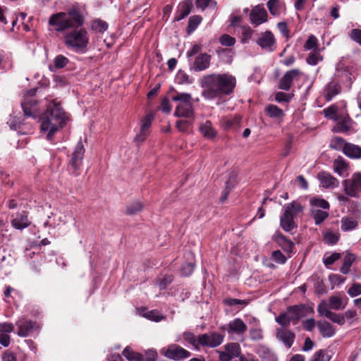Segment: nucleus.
I'll return each mask as SVG.
<instances>
[{"instance_id":"obj_1","label":"nucleus","mask_w":361,"mask_h":361,"mask_svg":"<svg viewBox=\"0 0 361 361\" xmlns=\"http://www.w3.org/2000/svg\"><path fill=\"white\" fill-rule=\"evenodd\" d=\"M84 18L78 8L73 7L67 12H59L49 17V25L54 27L57 32H63L68 29H74L64 36L66 46L77 52H85L89 44L87 32L81 27Z\"/></svg>"},{"instance_id":"obj_2","label":"nucleus","mask_w":361,"mask_h":361,"mask_svg":"<svg viewBox=\"0 0 361 361\" xmlns=\"http://www.w3.org/2000/svg\"><path fill=\"white\" fill-rule=\"evenodd\" d=\"M199 84L202 90V97L207 100H213L231 94L235 87L236 80L228 73H212L202 76Z\"/></svg>"},{"instance_id":"obj_3","label":"nucleus","mask_w":361,"mask_h":361,"mask_svg":"<svg viewBox=\"0 0 361 361\" xmlns=\"http://www.w3.org/2000/svg\"><path fill=\"white\" fill-rule=\"evenodd\" d=\"M66 119V113L60 103L52 101L47 105L46 111L40 117V128L42 131L47 133L48 140H53L54 134L63 128Z\"/></svg>"},{"instance_id":"obj_4","label":"nucleus","mask_w":361,"mask_h":361,"mask_svg":"<svg viewBox=\"0 0 361 361\" xmlns=\"http://www.w3.org/2000/svg\"><path fill=\"white\" fill-rule=\"evenodd\" d=\"M177 102L174 116L176 117L191 118L193 116V104L192 96L186 92H176L171 97Z\"/></svg>"},{"instance_id":"obj_5","label":"nucleus","mask_w":361,"mask_h":361,"mask_svg":"<svg viewBox=\"0 0 361 361\" xmlns=\"http://www.w3.org/2000/svg\"><path fill=\"white\" fill-rule=\"evenodd\" d=\"M303 207L297 202H292L285 205L284 212L280 217V225L287 232L292 231L295 227L294 218L298 213L302 212Z\"/></svg>"},{"instance_id":"obj_6","label":"nucleus","mask_w":361,"mask_h":361,"mask_svg":"<svg viewBox=\"0 0 361 361\" xmlns=\"http://www.w3.org/2000/svg\"><path fill=\"white\" fill-rule=\"evenodd\" d=\"M161 353L166 357L178 361L189 357L191 353L176 344H171L167 348L161 349Z\"/></svg>"},{"instance_id":"obj_7","label":"nucleus","mask_w":361,"mask_h":361,"mask_svg":"<svg viewBox=\"0 0 361 361\" xmlns=\"http://www.w3.org/2000/svg\"><path fill=\"white\" fill-rule=\"evenodd\" d=\"M302 74V72L298 68L288 71L280 79L279 88L285 91L289 90L292 86L293 82L298 80Z\"/></svg>"},{"instance_id":"obj_8","label":"nucleus","mask_w":361,"mask_h":361,"mask_svg":"<svg viewBox=\"0 0 361 361\" xmlns=\"http://www.w3.org/2000/svg\"><path fill=\"white\" fill-rule=\"evenodd\" d=\"M224 336L219 333L204 334L199 336V346L215 348L222 343Z\"/></svg>"},{"instance_id":"obj_9","label":"nucleus","mask_w":361,"mask_h":361,"mask_svg":"<svg viewBox=\"0 0 361 361\" xmlns=\"http://www.w3.org/2000/svg\"><path fill=\"white\" fill-rule=\"evenodd\" d=\"M317 311L319 315L325 316L334 323H336L339 325H343L345 324V317L341 314L331 312L329 309L328 303L324 300L322 301L319 304L317 307Z\"/></svg>"},{"instance_id":"obj_10","label":"nucleus","mask_w":361,"mask_h":361,"mask_svg":"<svg viewBox=\"0 0 361 361\" xmlns=\"http://www.w3.org/2000/svg\"><path fill=\"white\" fill-rule=\"evenodd\" d=\"M257 44L266 51L271 52L276 49V39L270 31L262 32L257 39Z\"/></svg>"},{"instance_id":"obj_11","label":"nucleus","mask_w":361,"mask_h":361,"mask_svg":"<svg viewBox=\"0 0 361 361\" xmlns=\"http://www.w3.org/2000/svg\"><path fill=\"white\" fill-rule=\"evenodd\" d=\"M85 153V148L81 142H79L72 154V157L70 161V165L73 169V173L75 176L78 175V170L80 169Z\"/></svg>"},{"instance_id":"obj_12","label":"nucleus","mask_w":361,"mask_h":361,"mask_svg":"<svg viewBox=\"0 0 361 361\" xmlns=\"http://www.w3.org/2000/svg\"><path fill=\"white\" fill-rule=\"evenodd\" d=\"M336 140L338 144L343 145V152L347 157L352 159H359L361 157V148L358 145L346 143L342 137H336Z\"/></svg>"},{"instance_id":"obj_13","label":"nucleus","mask_w":361,"mask_h":361,"mask_svg":"<svg viewBox=\"0 0 361 361\" xmlns=\"http://www.w3.org/2000/svg\"><path fill=\"white\" fill-rule=\"evenodd\" d=\"M245 323L240 318H235L227 324L226 330L230 335L243 336L247 331Z\"/></svg>"},{"instance_id":"obj_14","label":"nucleus","mask_w":361,"mask_h":361,"mask_svg":"<svg viewBox=\"0 0 361 361\" xmlns=\"http://www.w3.org/2000/svg\"><path fill=\"white\" fill-rule=\"evenodd\" d=\"M198 130L202 137L209 140H214L218 135L217 130L209 120L200 123Z\"/></svg>"},{"instance_id":"obj_15","label":"nucleus","mask_w":361,"mask_h":361,"mask_svg":"<svg viewBox=\"0 0 361 361\" xmlns=\"http://www.w3.org/2000/svg\"><path fill=\"white\" fill-rule=\"evenodd\" d=\"M308 311L312 312V310L305 305H300L289 307L286 312L292 322H298Z\"/></svg>"},{"instance_id":"obj_16","label":"nucleus","mask_w":361,"mask_h":361,"mask_svg":"<svg viewBox=\"0 0 361 361\" xmlns=\"http://www.w3.org/2000/svg\"><path fill=\"white\" fill-rule=\"evenodd\" d=\"M276 338L281 341L287 348H290L295 341V334L286 328L276 329Z\"/></svg>"},{"instance_id":"obj_17","label":"nucleus","mask_w":361,"mask_h":361,"mask_svg":"<svg viewBox=\"0 0 361 361\" xmlns=\"http://www.w3.org/2000/svg\"><path fill=\"white\" fill-rule=\"evenodd\" d=\"M250 17L252 23L256 26L262 24L267 20V11L260 5L256 6L252 9Z\"/></svg>"},{"instance_id":"obj_18","label":"nucleus","mask_w":361,"mask_h":361,"mask_svg":"<svg viewBox=\"0 0 361 361\" xmlns=\"http://www.w3.org/2000/svg\"><path fill=\"white\" fill-rule=\"evenodd\" d=\"M320 185L325 188H335L338 186V180L329 173L322 171L317 174Z\"/></svg>"},{"instance_id":"obj_19","label":"nucleus","mask_w":361,"mask_h":361,"mask_svg":"<svg viewBox=\"0 0 361 361\" xmlns=\"http://www.w3.org/2000/svg\"><path fill=\"white\" fill-rule=\"evenodd\" d=\"M16 325L18 327L17 334L20 337L27 336L36 327L35 322L26 319L18 321Z\"/></svg>"},{"instance_id":"obj_20","label":"nucleus","mask_w":361,"mask_h":361,"mask_svg":"<svg viewBox=\"0 0 361 361\" xmlns=\"http://www.w3.org/2000/svg\"><path fill=\"white\" fill-rule=\"evenodd\" d=\"M341 92V85L336 81H331L324 88L323 95L328 102Z\"/></svg>"},{"instance_id":"obj_21","label":"nucleus","mask_w":361,"mask_h":361,"mask_svg":"<svg viewBox=\"0 0 361 361\" xmlns=\"http://www.w3.org/2000/svg\"><path fill=\"white\" fill-rule=\"evenodd\" d=\"M211 56L207 54L198 55L193 63L192 68L195 71H202L209 67Z\"/></svg>"},{"instance_id":"obj_22","label":"nucleus","mask_w":361,"mask_h":361,"mask_svg":"<svg viewBox=\"0 0 361 361\" xmlns=\"http://www.w3.org/2000/svg\"><path fill=\"white\" fill-rule=\"evenodd\" d=\"M347 305V298L343 297L340 294L332 295L329 299V309L336 310H342Z\"/></svg>"},{"instance_id":"obj_23","label":"nucleus","mask_w":361,"mask_h":361,"mask_svg":"<svg viewBox=\"0 0 361 361\" xmlns=\"http://www.w3.org/2000/svg\"><path fill=\"white\" fill-rule=\"evenodd\" d=\"M24 114L27 117H35L37 115V102L33 99H26L21 104Z\"/></svg>"},{"instance_id":"obj_24","label":"nucleus","mask_w":361,"mask_h":361,"mask_svg":"<svg viewBox=\"0 0 361 361\" xmlns=\"http://www.w3.org/2000/svg\"><path fill=\"white\" fill-rule=\"evenodd\" d=\"M192 7V4L190 1H185L180 3L176 12L175 20L179 21L185 18L190 14Z\"/></svg>"},{"instance_id":"obj_25","label":"nucleus","mask_w":361,"mask_h":361,"mask_svg":"<svg viewBox=\"0 0 361 361\" xmlns=\"http://www.w3.org/2000/svg\"><path fill=\"white\" fill-rule=\"evenodd\" d=\"M11 224L15 228L21 230L27 227L30 222L28 220L27 213L23 212L13 219Z\"/></svg>"},{"instance_id":"obj_26","label":"nucleus","mask_w":361,"mask_h":361,"mask_svg":"<svg viewBox=\"0 0 361 361\" xmlns=\"http://www.w3.org/2000/svg\"><path fill=\"white\" fill-rule=\"evenodd\" d=\"M317 327L323 337L331 338L336 333L333 326L326 321L318 322Z\"/></svg>"},{"instance_id":"obj_27","label":"nucleus","mask_w":361,"mask_h":361,"mask_svg":"<svg viewBox=\"0 0 361 361\" xmlns=\"http://www.w3.org/2000/svg\"><path fill=\"white\" fill-rule=\"evenodd\" d=\"M343 185L345 192L350 197H355L360 190L352 178L350 179L343 180Z\"/></svg>"},{"instance_id":"obj_28","label":"nucleus","mask_w":361,"mask_h":361,"mask_svg":"<svg viewBox=\"0 0 361 361\" xmlns=\"http://www.w3.org/2000/svg\"><path fill=\"white\" fill-rule=\"evenodd\" d=\"M355 259L356 256L354 254L351 252H347L343 258V266L340 269L341 272L343 274H348L350 269V267Z\"/></svg>"},{"instance_id":"obj_29","label":"nucleus","mask_w":361,"mask_h":361,"mask_svg":"<svg viewBox=\"0 0 361 361\" xmlns=\"http://www.w3.org/2000/svg\"><path fill=\"white\" fill-rule=\"evenodd\" d=\"M357 225L358 222L352 217H343L341 221V228L344 232L355 229Z\"/></svg>"},{"instance_id":"obj_30","label":"nucleus","mask_w":361,"mask_h":361,"mask_svg":"<svg viewBox=\"0 0 361 361\" xmlns=\"http://www.w3.org/2000/svg\"><path fill=\"white\" fill-rule=\"evenodd\" d=\"M122 354L128 361H144L143 355L133 351L129 346L124 348Z\"/></svg>"},{"instance_id":"obj_31","label":"nucleus","mask_w":361,"mask_h":361,"mask_svg":"<svg viewBox=\"0 0 361 361\" xmlns=\"http://www.w3.org/2000/svg\"><path fill=\"white\" fill-rule=\"evenodd\" d=\"M267 114L274 118H282L284 113L281 109L274 104H269L265 108Z\"/></svg>"},{"instance_id":"obj_32","label":"nucleus","mask_w":361,"mask_h":361,"mask_svg":"<svg viewBox=\"0 0 361 361\" xmlns=\"http://www.w3.org/2000/svg\"><path fill=\"white\" fill-rule=\"evenodd\" d=\"M311 213L316 225L322 223L329 216V213L326 211H323L315 207L311 209Z\"/></svg>"},{"instance_id":"obj_33","label":"nucleus","mask_w":361,"mask_h":361,"mask_svg":"<svg viewBox=\"0 0 361 361\" xmlns=\"http://www.w3.org/2000/svg\"><path fill=\"white\" fill-rule=\"evenodd\" d=\"M333 166L334 171L339 176H343L346 171L348 167L345 161L341 157H338L334 161Z\"/></svg>"},{"instance_id":"obj_34","label":"nucleus","mask_w":361,"mask_h":361,"mask_svg":"<svg viewBox=\"0 0 361 361\" xmlns=\"http://www.w3.org/2000/svg\"><path fill=\"white\" fill-rule=\"evenodd\" d=\"M310 203L311 205V209H314V207L319 209L322 208L323 209L328 210L329 209V202L321 198L318 197H313L311 198L310 200Z\"/></svg>"},{"instance_id":"obj_35","label":"nucleus","mask_w":361,"mask_h":361,"mask_svg":"<svg viewBox=\"0 0 361 361\" xmlns=\"http://www.w3.org/2000/svg\"><path fill=\"white\" fill-rule=\"evenodd\" d=\"M225 351H226L232 357H240V346L237 343H231L224 346Z\"/></svg>"},{"instance_id":"obj_36","label":"nucleus","mask_w":361,"mask_h":361,"mask_svg":"<svg viewBox=\"0 0 361 361\" xmlns=\"http://www.w3.org/2000/svg\"><path fill=\"white\" fill-rule=\"evenodd\" d=\"M276 240L277 243L280 244L286 251L290 252L293 250V243L291 241L287 240L283 234H276Z\"/></svg>"},{"instance_id":"obj_37","label":"nucleus","mask_w":361,"mask_h":361,"mask_svg":"<svg viewBox=\"0 0 361 361\" xmlns=\"http://www.w3.org/2000/svg\"><path fill=\"white\" fill-rule=\"evenodd\" d=\"M340 234L336 232L327 231L324 235V241L328 245H335L338 243Z\"/></svg>"},{"instance_id":"obj_38","label":"nucleus","mask_w":361,"mask_h":361,"mask_svg":"<svg viewBox=\"0 0 361 361\" xmlns=\"http://www.w3.org/2000/svg\"><path fill=\"white\" fill-rule=\"evenodd\" d=\"M240 118L238 116L232 118L224 117L221 120V125L225 129L231 128L240 123Z\"/></svg>"},{"instance_id":"obj_39","label":"nucleus","mask_w":361,"mask_h":361,"mask_svg":"<svg viewBox=\"0 0 361 361\" xmlns=\"http://www.w3.org/2000/svg\"><path fill=\"white\" fill-rule=\"evenodd\" d=\"M254 31L249 26H243L240 28L242 43H248L252 39Z\"/></svg>"},{"instance_id":"obj_40","label":"nucleus","mask_w":361,"mask_h":361,"mask_svg":"<svg viewBox=\"0 0 361 361\" xmlns=\"http://www.w3.org/2000/svg\"><path fill=\"white\" fill-rule=\"evenodd\" d=\"M331 356L325 350L317 351L312 356L310 361H329Z\"/></svg>"},{"instance_id":"obj_41","label":"nucleus","mask_w":361,"mask_h":361,"mask_svg":"<svg viewBox=\"0 0 361 361\" xmlns=\"http://www.w3.org/2000/svg\"><path fill=\"white\" fill-rule=\"evenodd\" d=\"M92 28L95 32H104L108 28V24L102 20L97 19L92 22Z\"/></svg>"},{"instance_id":"obj_42","label":"nucleus","mask_w":361,"mask_h":361,"mask_svg":"<svg viewBox=\"0 0 361 361\" xmlns=\"http://www.w3.org/2000/svg\"><path fill=\"white\" fill-rule=\"evenodd\" d=\"M68 58L63 55H57L54 59V66L55 69H60L64 68L68 63Z\"/></svg>"},{"instance_id":"obj_43","label":"nucleus","mask_w":361,"mask_h":361,"mask_svg":"<svg viewBox=\"0 0 361 361\" xmlns=\"http://www.w3.org/2000/svg\"><path fill=\"white\" fill-rule=\"evenodd\" d=\"M275 320L284 328L288 326L290 323L292 322L287 312L280 314L277 317H276Z\"/></svg>"},{"instance_id":"obj_44","label":"nucleus","mask_w":361,"mask_h":361,"mask_svg":"<svg viewBox=\"0 0 361 361\" xmlns=\"http://www.w3.org/2000/svg\"><path fill=\"white\" fill-rule=\"evenodd\" d=\"M202 18L199 16H193L189 18L188 25V31L189 32H193L198 25L201 23Z\"/></svg>"},{"instance_id":"obj_45","label":"nucleus","mask_w":361,"mask_h":361,"mask_svg":"<svg viewBox=\"0 0 361 361\" xmlns=\"http://www.w3.org/2000/svg\"><path fill=\"white\" fill-rule=\"evenodd\" d=\"M322 60V57L321 56L319 53L317 51H314L313 52H311L309 54L306 59V61L310 65L315 66Z\"/></svg>"},{"instance_id":"obj_46","label":"nucleus","mask_w":361,"mask_h":361,"mask_svg":"<svg viewBox=\"0 0 361 361\" xmlns=\"http://www.w3.org/2000/svg\"><path fill=\"white\" fill-rule=\"evenodd\" d=\"M183 338L186 341L192 345L195 349H199V337L196 338L193 333L185 332Z\"/></svg>"},{"instance_id":"obj_47","label":"nucleus","mask_w":361,"mask_h":361,"mask_svg":"<svg viewBox=\"0 0 361 361\" xmlns=\"http://www.w3.org/2000/svg\"><path fill=\"white\" fill-rule=\"evenodd\" d=\"M143 208V204L140 202H135L130 204L127 207V213L130 215L136 214Z\"/></svg>"},{"instance_id":"obj_48","label":"nucleus","mask_w":361,"mask_h":361,"mask_svg":"<svg viewBox=\"0 0 361 361\" xmlns=\"http://www.w3.org/2000/svg\"><path fill=\"white\" fill-rule=\"evenodd\" d=\"M219 42L223 46L231 47L235 44V39L227 34H224L220 37Z\"/></svg>"},{"instance_id":"obj_49","label":"nucleus","mask_w":361,"mask_h":361,"mask_svg":"<svg viewBox=\"0 0 361 361\" xmlns=\"http://www.w3.org/2000/svg\"><path fill=\"white\" fill-rule=\"evenodd\" d=\"M144 317L156 322H160L164 318L163 316L160 315L157 310L149 311L144 314Z\"/></svg>"},{"instance_id":"obj_50","label":"nucleus","mask_w":361,"mask_h":361,"mask_svg":"<svg viewBox=\"0 0 361 361\" xmlns=\"http://www.w3.org/2000/svg\"><path fill=\"white\" fill-rule=\"evenodd\" d=\"M172 275H166L163 279H160L157 285L159 286L160 290L165 289L169 284H171L173 281Z\"/></svg>"},{"instance_id":"obj_51","label":"nucleus","mask_w":361,"mask_h":361,"mask_svg":"<svg viewBox=\"0 0 361 361\" xmlns=\"http://www.w3.org/2000/svg\"><path fill=\"white\" fill-rule=\"evenodd\" d=\"M224 303L228 306L240 305L245 307L248 304V302L245 300H240L235 298H228L224 300Z\"/></svg>"},{"instance_id":"obj_52","label":"nucleus","mask_w":361,"mask_h":361,"mask_svg":"<svg viewBox=\"0 0 361 361\" xmlns=\"http://www.w3.org/2000/svg\"><path fill=\"white\" fill-rule=\"evenodd\" d=\"M337 108L335 106H331L328 108H326L323 110L324 114L325 117L329 118L332 120L337 119L336 115Z\"/></svg>"},{"instance_id":"obj_53","label":"nucleus","mask_w":361,"mask_h":361,"mask_svg":"<svg viewBox=\"0 0 361 361\" xmlns=\"http://www.w3.org/2000/svg\"><path fill=\"white\" fill-rule=\"evenodd\" d=\"M271 256L273 259L278 264H285L287 259L286 256L280 250L274 251Z\"/></svg>"},{"instance_id":"obj_54","label":"nucleus","mask_w":361,"mask_h":361,"mask_svg":"<svg viewBox=\"0 0 361 361\" xmlns=\"http://www.w3.org/2000/svg\"><path fill=\"white\" fill-rule=\"evenodd\" d=\"M154 116L152 114L146 115L141 121L140 128L149 130Z\"/></svg>"},{"instance_id":"obj_55","label":"nucleus","mask_w":361,"mask_h":361,"mask_svg":"<svg viewBox=\"0 0 361 361\" xmlns=\"http://www.w3.org/2000/svg\"><path fill=\"white\" fill-rule=\"evenodd\" d=\"M177 80L179 84H191L192 79L184 72H179L177 75Z\"/></svg>"},{"instance_id":"obj_56","label":"nucleus","mask_w":361,"mask_h":361,"mask_svg":"<svg viewBox=\"0 0 361 361\" xmlns=\"http://www.w3.org/2000/svg\"><path fill=\"white\" fill-rule=\"evenodd\" d=\"M14 330V326L11 323L2 322L0 323V333L1 334H9L13 332Z\"/></svg>"},{"instance_id":"obj_57","label":"nucleus","mask_w":361,"mask_h":361,"mask_svg":"<svg viewBox=\"0 0 361 361\" xmlns=\"http://www.w3.org/2000/svg\"><path fill=\"white\" fill-rule=\"evenodd\" d=\"M278 3V0H269L267 4L269 12L274 16L279 13Z\"/></svg>"},{"instance_id":"obj_58","label":"nucleus","mask_w":361,"mask_h":361,"mask_svg":"<svg viewBox=\"0 0 361 361\" xmlns=\"http://www.w3.org/2000/svg\"><path fill=\"white\" fill-rule=\"evenodd\" d=\"M348 293L351 297H355L361 294V284L354 283L348 290Z\"/></svg>"},{"instance_id":"obj_59","label":"nucleus","mask_w":361,"mask_h":361,"mask_svg":"<svg viewBox=\"0 0 361 361\" xmlns=\"http://www.w3.org/2000/svg\"><path fill=\"white\" fill-rule=\"evenodd\" d=\"M317 39L314 35H310L305 44V49L310 50L317 47Z\"/></svg>"},{"instance_id":"obj_60","label":"nucleus","mask_w":361,"mask_h":361,"mask_svg":"<svg viewBox=\"0 0 361 361\" xmlns=\"http://www.w3.org/2000/svg\"><path fill=\"white\" fill-rule=\"evenodd\" d=\"M191 123L188 121L179 120L176 122V128L180 132H185L188 129Z\"/></svg>"},{"instance_id":"obj_61","label":"nucleus","mask_w":361,"mask_h":361,"mask_svg":"<svg viewBox=\"0 0 361 361\" xmlns=\"http://www.w3.org/2000/svg\"><path fill=\"white\" fill-rule=\"evenodd\" d=\"M195 269V264L192 262L187 263L181 269V273L183 276H190Z\"/></svg>"},{"instance_id":"obj_62","label":"nucleus","mask_w":361,"mask_h":361,"mask_svg":"<svg viewBox=\"0 0 361 361\" xmlns=\"http://www.w3.org/2000/svg\"><path fill=\"white\" fill-rule=\"evenodd\" d=\"M350 38L361 45V30L353 29L350 33Z\"/></svg>"},{"instance_id":"obj_63","label":"nucleus","mask_w":361,"mask_h":361,"mask_svg":"<svg viewBox=\"0 0 361 361\" xmlns=\"http://www.w3.org/2000/svg\"><path fill=\"white\" fill-rule=\"evenodd\" d=\"M341 257L339 253H333L329 257H326L324 260V262L326 265H331L334 264L336 261H337Z\"/></svg>"},{"instance_id":"obj_64","label":"nucleus","mask_w":361,"mask_h":361,"mask_svg":"<svg viewBox=\"0 0 361 361\" xmlns=\"http://www.w3.org/2000/svg\"><path fill=\"white\" fill-rule=\"evenodd\" d=\"M275 99L278 102H288L290 99V96L282 92H277L275 95Z\"/></svg>"}]
</instances>
